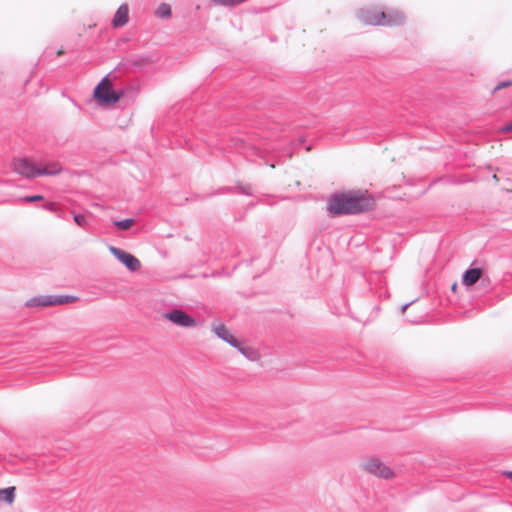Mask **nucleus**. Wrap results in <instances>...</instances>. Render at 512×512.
Returning <instances> with one entry per match:
<instances>
[{"label": "nucleus", "mask_w": 512, "mask_h": 512, "mask_svg": "<svg viewBox=\"0 0 512 512\" xmlns=\"http://www.w3.org/2000/svg\"><path fill=\"white\" fill-rule=\"evenodd\" d=\"M482 276H483V269L469 268L464 272V274L462 276V283L466 287H470L481 280V284L484 286L485 280L482 279Z\"/></svg>", "instance_id": "9"}, {"label": "nucleus", "mask_w": 512, "mask_h": 512, "mask_svg": "<svg viewBox=\"0 0 512 512\" xmlns=\"http://www.w3.org/2000/svg\"><path fill=\"white\" fill-rule=\"evenodd\" d=\"M129 20V8L127 4H122L117 9L113 20H112V26L114 28H119L127 24Z\"/></svg>", "instance_id": "10"}, {"label": "nucleus", "mask_w": 512, "mask_h": 512, "mask_svg": "<svg viewBox=\"0 0 512 512\" xmlns=\"http://www.w3.org/2000/svg\"><path fill=\"white\" fill-rule=\"evenodd\" d=\"M134 223H135V220L132 218L113 222L114 226L122 231L130 229L134 225Z\"/></svg>", "instance_id": "16"}, {"label": "nucleus", "mask_w": 512, "mask_h": 512, "mask_svg": "<svg viewBox=\"0 0 512 512\" xmlns=\"http://www.w3.org/2000/svg\"><path fill=\"white\" fill-rule=\"evenodd\" d=\"M61 171L62 165L57 161H52L40 167V176H54L60 174Z\"/></svg>", "instance_id": "12"}, {"label": "nucleus", "mask_w": 512, "mask_h": 512, "mask_svg": "<svg viewBox=\"0 0 512 512\" xmlns=\"http://www.w3.org/2000/svg\"><path fill=\"white\" fill-rule=\"evenodd\" d=\"M357 19L366 25L393 26L404 22L402 12L393 10L385 12L376 8L359 9L356 12Z\"/></svg>", "instance_id": "2"}, {"label": "nucleus", "mask_w": 512, "mask_h": 512, "mask_svg": "<svg viewBox=\"0 0 512 512\" xmlns=\"http://www.w3.org/2000/svg\"><path fill=\"white\" fill-rule=\"evenodd\" d=\"M411 305V303H407L405 305L402 306V312L404 313L406 311V309Z\"/></svg>", "instance_id": "24"}, {"label": "nucleus", "mask_w": 512, "mask_h": 512, "mask_svg": "<svg viewBox=\"0 0 512 512\" xmlns=\"http://www.w3.org/2000/svg\"><path fill=\"white\" fill-rule=\"evenodd\" d=\"M123 96V91H115L112 83L107 77H104L94 89V97L99 103L110 105L118 102Z\"/></svg>", "instance_id": "3"}, {"label": "nucleus", "mask_w": 512, "mask_h": 512, "mask_svg": "<svg viewBox=\"0 0 512 512\" xmlns=\"http://www.w3.org/2000/svg\"><path fill=\"white\" fill-rule=\"evenodd\" d=\"M109 251L130 271L134 272L140 269L141 263L134 255L114 246H110Z\"/></svg>", "instance_id": "6"}, {"label": "nucleus", "mask_w": 512, "mask_h": 512, "mask_svg": "<svg viewBox=\"0 0 512 512\" xmlns=\"http://www.w3.org/2000/svg\"><path fill=\"white\" fill-rule=\"evenodd\" d=\"M501 131L505 132V133H509V132H512V121L505 124L502 128H501Z\"/></svg>", "instance_id": "22"}, {"label": "nucleus", "mask_w": 512, "mask_h": 512, "mask_svg": "<svg viewBox=\"0 0 512 512\" xmlns=\"http://www.w3.org/2000/svg\"><path fill=\"white\" fill-rule=\"evenodd\" d=\"M76 300L75 297L70 295H45L33 297L27 301V306H54L72 303Z\"/></svg>", "instance_id": "4"}, {"label": "nucleus", "mask_w": 512, "mask_h": 512, "mask_svg": "<svg viewBox=\"0 0 512 512\" xmlns=\"http://www.w3.org/2000/svg\"><path fill=\"white\" fill-rule=\"evenodd\" d=\"M236 348L242 355H244L247 359H249L251 361H255L259 357L258 352L254 348L248 347V346H242L240 342H239V346Z\"/></svg>", "instance_id": "13"}, {"label": "nucleus", "mask_w": 512, "mask_h": 512, "mask_svg": "<svg viewBox=\"0 0 512 512\" xmlns=\"http://www.w3.org/2000/svg\"><path fill=\"white\" fill-rule=\"evenodd\" d=\"M364 469L375 476L388 479L392 477V470L384 465L378 458H370L363 464Z\"/></svg>", "instance_id": "7"}, {"label": "nucleus", "mask_w": 512, "mask_h": 512, "mask_svg": "<svg viewBox=\"0 0 512 512\" xmlns=\"http://www.w3.org/2000/svg\"><path fill=\"white\" fill-rule=\"evenodd\" d=\"M145 59L138 58V59H126L119 63V65L116 67L115 70L120 71L122 68H127L129 66H141L145 63Z\"/></svg>", "instance_id": "15"}, {"label": "nucleus", "mask_w": 512, "mask_h": 512, "mask_svg": "<svg viewBox=\"0 0 512 512\" xmlns=\"http://www.w3.org/2000/svg\"><path fill=\"white\" fill-rule=\"evenodd\" d=\"M43 208L46 209V210H49V211H54L55 210V203L54 202L46 203L43 206Z\"/></svg>", "instance_id": "23"}, {"label": "nucleus", "mask_w": 512, "mask_h": 512, "mask_svg": "<svg viewBox=\"0 0 512 512\" xmlns=\"http://www.w3.org/2000/svg\"><path fill=\"white\" fill-rule=\"evenodd\" d=\"M504 474L512 480V471H506Z\"/></svg>", "instance_id": "25"}, {"label": "nucleus", "mask_w": 512, "mask_h": 512, "mask_svg": "<svg viewBox=\"0 0 512 512\" xmlns=\"http://www.w3.org/2000/svg\"><path fill=\"white\" fill-rule=\"evenodd\" d=\"M74 221L80 227H85V225L87 223L86 217L82 214H75Z\"/></svg>", "instance_id": "19"}, {"label": "nucleus", "mask_w": 512, "mask_h": 512, "mask_svg": "<svg viewBox=\"0 0 512 512\" xmlns=\"http://www.w3.org/2000/svg\"><path fill=\"white\" fill-rule=\"evenodd\" d=\"M156 15L160 18H166L171 15V7L168 4H161L156 10Z\"/></svg>", "instance_id": "17"}, {"label": "nucleus", "mask_w": 512, "mask_h": 512, "mask_svg": "<svg viewBox=\"0 0 512 512\" xmlns=\"http://www.w3.org/2000/svg\"><path fill=\"white\" fill-rule=\"evenodd\" d=\"M11 167L14 172L25 178H35L40 176V167L36 166L27 158L14 159Z\"/></svg>", "instance_id": "5"}, {"label": "nucleus", "mask_w": 512, "mask_h": 512, "mask_svg": "<svg viewBox=\"0 0 512 512\" xmlns=\"http://www.w3.org/2000/svg\"><path fill=\"white\" fill-rule=\"evenodd\" d=\"M15 498V487H7L4 489H0V501H4L6 503H12Z\"/></svg>", "instance_id": "14"}, {"label": "nucleus", "mask_w": 512, "mask_h": 512, "mask_svg": "<svg viewBox=\"0 0 512 512\" xmlns=\"http://www.w3.org/2000/svg\"><path fill=\"white\" fill-rule=\"evenodd\" d=\"M214 333L222 339L223 341L227 342L233 347L239 346V341L229 332V330L222 324L214 326L213 327Z\"/></svg>", "instance_id": "11"}, {"label": "nucleus", "mask_w": 512, "mask_h": 512, "mask_svg": "<svg viewBox=\"0 0 512 512\" xmlns=\"http://www.w3.org/2000/svg\"><path fill=\"white\" fill-rule=\"evenodd\" d=\"M512 85V81L511 80H507V81H502V82H499L494 88H493V92H496L498 90H501L503 88H506V87H509Z\"/></svg>", "instance_id": "21"}, {"label": "nucleus", "mask_w": 512, "mask_h": 512, "mask_svg": "<svg viewBox=\"0 0 512 512\" xmlns=\"http://www.w3.org/2000/svg\"><path fill=\"white\" fill-rule=\"evenodd\" d=\"M455 289H456V283H454V284L452 285V290H455Z\"/></svg>", "instance_id": "26"}, {"label": "nucleus", "mask_w": 512, "mask_h": 512, "mask_svg": "<svg viewBox=\"0 0 512 512\" xmlns=\"http://www.w3.org/2000/svg\"><path fill=\"white\" fill-rule=\"evenodd\" d=\"M374 206V200L363 193H341L330 197L327 209L333 216L358 214L369 211Z\"/></svg>", "instance_id": "1"}, {"label": "nucleus", "mask_w": 512, "mask_h": 512, "mask_svg": "<svg viewBox=\"0 0 512 512\" xmlns=\"http://www.w3.org/2000/svg\"><path fill=\"white\" fill-rule=\"evenodd\" d=\"M236 188L241 194L252 195V187L250 184H239Z\"/></svg>", "instance_id": "18"}, {"label": "nucleus", "mask_w": 512, "mask_h": 512, "mask_svg": "<svg viewBox=\"0 0 512 512\" xmlns=\"http://www.w3.org/2000/svg\"><path fill=\"white\" fill-rule=\"evenodd\" d=\"M44 199V197L42 195H32V196H25L23 198H21L22 201H25V202H37V201H42Z\"/></svg>", "instance_id": "20"}, {"label": "nucleus", "mask_w": 512, "mask_h": 512, "mask_svg": "<svg viewBox=\"0 0 512 512\" xmlns=\"http://www.w3.org/2000/svg\"><path fill=\"white\" fill-rule=\"evenodd\" d=\"M164 316L166 319L181 327H193L196 325L195 319L180 309H173L165 313Z\"/></svg>", "instance_id": "8"}]
</instances>
